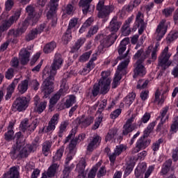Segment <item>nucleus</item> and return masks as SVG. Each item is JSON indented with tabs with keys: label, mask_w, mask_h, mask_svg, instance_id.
Here are the masks:
<instances>
[{
	"label": "nucleus",
	"mask_w": 178,
	"mask_h": 178,
	"mask_svg": "<svg viewBox=\"0 0 178 178\" xmlns=\"http://www.w3.org/2000/svg\"><path fill=\"white\" fill-rule=\"evenodd\" d=\"M37 127V123L33 122L32 124H29V119L26 118L22 121L20 124V128L22 131H26L28 129V131H34L35 129Z\"/></svg>",
	"instance_id": "17"
},
{
	"label": "nucleus",
	"mask_w": 178,
	"mask_h": 178,
	"mask_svg": "<svg viewBox=\"0 0 178 178\" xmlns=\"http://www.w3.org/2000/svg\"><path fill=\"white\" fill-rule=\"evenodd\" d=\"M62 95H65V93L62 92V90H59L51 99L49 101V109H52L55 105L58 103L59 99H60V97Z\"/></svg>",
	"instance_id": "22"
},
{
	"label": "nucleus",
	"mask_w": 178,
	"mask_h": 178,
	"mask_svg": "<svg viewBox=\"0 0 178 178\" xmlns=\"http://www.w3.org/2000/svg\"><path fill=\"white\" fill-rule=\"evenodd\" d=\"M20 15H22V12L19 10L16 11L15 13L8 19V20L2 21L0 24V37H2L3 31H6V30L9 29L10 26L13 24V23H16L19 20Z\"/></svg>",
	"instance_id": "3"
},
{
	"label": "nucleus",
	"mask_w": 178,
	"mask_h": 178,
	"mask_svg": "<svg viewBox=\"0 0 178 178\" xmlns=\"http://www.w3.org/2000/svg\"><path fill=\"white\" fill-rule=\"evenodd\" d=\"M100 88L99 83H95L92 90V95L93 97H97L99 94Z\"/></svg>",
	"instance_id": "63"
},
{
	"label": "nucleus",
	"mask_w": 178,
	"mask_h": 178,
	"mask_svg": "<svg viewBox=\"0 0 178 178\" xmlns=\"http://www.w3.org/2000/svg\"><path fill=\"white\" fill-rule=\"evenodd\" d=\"M129 42H130V38H125L121 41L118 47L119 55H122L126 51L127 45H128Z\"/></svg>",
	"instance_id": "33"
},
{
	"label": "nucleus",
	"mask_w": 178,
	"mask_h": 178,
	"mask_svg": "<svg viewBox=\"0 0 178 178\" xmlns=\"http://www.w3.org/2000/svg\"><path fill=\"white\" fill-rule=\"evenodd\" d=\"M56 48V43L55 42H51L44 46L43 51L44 54H51V52H52V51H54Z\"/></svg>",
	"instance_id": "37"
},
{
	"label": "nucleus",
	"mask_w": 178,
	"mask_h": 178,
	"mask_svg": "<svg viewBox=\"0 0 178 178\" xmlns=\"http://www.w3.org/2000/svg\"><path fill=\"white\" fill-rule=\"evenodd\" d=\"M126 149V145H120L116 146L115 149H114V152L119 156L122 152H123Z\"/></svg>",
	"instance_id": "58"
},
{
	"label": "nucleus",
	"mask_w": 178,
	"mask_h": 178,
	"mask_svg": "<svg viewBox=\"0 0 178 178\" xmlns=\"http://www.w3.org/2000/svg\"><path fill=\"white\" fill-rule=\"evenodd\" d=\"M118 38V35L115 33H111V35H106L104 34L97 35L95 40V41H99L100 44L104 42L103 45L109 48L111 45H113L115 41Z\"/></svg>",
	"instance_id": "5"
},
{
	"label": "nucleus",
	"mask_w": 178,
	"mask_h": 178,
	"mask_svg": "<svg viewBox=\"0 0 178 178\" xmlns=\"http://www.w3.org/2000/svg\"><path fill=\"white\" fill-rule=\"evenodd\" d=\"M86 166H87V164L86 163V159H81L79 161V163L76 165V169L79 173H81V175H83V173H84V170H86Z\"/></svg>",
	"instance_id": "40"
},
{
	"label": "nucleus",
	"mask_w": 178,
	"mask_h": 178,
	"mask_svg": "<svg viewBox=\"0 0 178 178\" xmlns=\"http://www.w3.org/2000/svg\"><path fill=\"white\" fill-rule=\"evenodd\" d=\"M75 122L76 124L81 127V129H86V127H88L92 123H94V118L82 115L81 117L78 118Z\"/></svg>",
	"instance_id": "12"
},
{
	"label": "nucleus",
	"mask_w": 178,
	"mask_h": 178,
	"mask_svg": "<svg viewBox=\"0 0 178 178\" xmlns=\"http://www.w3.org/2000/svg\"><path fill=\"white\" fill-rule=\"evenodd\" d=\"M20 35H22V32L19 29H17V30L11 29L7 33L6 40L12 41L13 40V37H19Z\"/></svg>",
	"instance_id": "31"
},
{
	"label": "nucleus",
	"mask_w": 178,
	"mask_h": 178,
	"mask_svg": "<svg viewBox=\"0 0 178 178\" xmlns=\"http://www.w3.org/2000/svg\"><path fill=\"white\" fill-rule=\"evenodd\" d=\"M5 77L7 80H12L15 77V70L13 68H9L5 74Z\"/></svg>",
	"instance_id": "56"
},
{
	"label": "nucleus",
	"mask_w": 178,
	"mask_h": 178,
	"mask_svg": "<svg viewBox=\"0 0 178 178\" xmlns=\"http://www.w3.org/2000/svg\"><path fill=\"white\" fill-rule=\"evenodd\" d=\"M65 151V147H62L57 150L56 154L53 157V161L56 162V161H60V158L63 156V152Z\"/></svg>",
	"instance_id": "45"
},
{
	"label": "nucleus",
	"mask_w": 178,
	"mask_h": 178,
	"mask_svg": "<svg viewBox=\"0 0 178 178\" xmlns=\"http://www.w3.org/2000/svg\"><path fill=\"white\" fill-rule=\"evenodd\" d=\"M60 90H62L61 92H63V94L67 92V90H69V86L66 85V79H62Z\"/></svg>",
	"instance_id": "61"
},
{
	"label": "nucleus",
	"mask_w": 178,
	"mask_h": 178,
	"mask_svg": "<svg viewBox=\"0 0 178 178\" xmlns=\"http://www.w3.org/2000/svg\"><path fill=\"white\" fill-rule=\"evenodd\" d=\"M149 144H151V139H144L140 137L136 143V147L132 149V154H137L141 149H145Z\"/></svg>",
	"instance_id": "10"
},
{
	"label": "nucleus",
	"mask_w": 178,
	"mask_h": 178,
	"mask_svg": "<svg viewBox=\"0 0 178 178\" xmlns=\"http://www.w3.org/2000/svg\"><path fill=\"white\" fill-rule=\"evenodd\" d=\"M74 104H76V96L70 95L65 102V106L67 108L72 106Z\"/></svg>",
	"instance_id": "44"
},
{
	"label": "nucleus",
	"mask_w": 178,
	"mask_h": 178,
	"mask_svg": "<svg viewBox=\"0 0 178 178\" xmlns=\"http://www.w3.org/2000/svg\"><path fill=\"white\" fill-rule=\"evenodd\" d=\"M70 40H72V31L67 29L62 37V42L66 45L67 44H69Z\"/></svg>",
	"instance_id": "43"
},
{
	"label": "nucleus",
	"mask_w": 178,
	"mask_h": 178,
	"mask_svg": "<svg viewBox=\"0 0 178 178\" xmlns=\"http://www.w3.org/2000/svg\"><path fill=\"white\" fill-rule=\"evenodd\" d=\"M151 47H148V49L144 53V50L140 49L134 55L135 59H144L145 60L146 58H148L151 55Z\"/></svg>",
	"instance_id": "21"
},
{
	"label": "nucleus",
	"mask_w": 178,
	"mask_h": 178,
	"mask_svg": "<svg viewBox=\"0 0 178 178\" xmlns=\"http://www.w3.org/2000/svg\"><path fill=\"white\" fill-rule=\"evenodd\" d=\"M51 142L46 141L43 143L42 144V154L44 155V156H48L49 155V153L51 152Z\"/></svg>",
	"instance_id": "38"
},
{
	"label": "nucleus",
	"mask_w": 178,
	"mask_h": 178,
	"mask_svg": "<svg viewBox=\"0 0 178 178\" xmlns=\"http://www.w3.org/2000/svg\"><path fill=\"white\" fill-rule=\"evenodd\" d=\"M149 83V80L144 81L143 79H140L138 82L137 88L138 89L145 88V87L148 86Z\"/></svg>",
	"instance_id": "59"
},
{
	"label": "nucleus",
	"mask_w": 178,
	"mask_h": 178,
	"mask_svg": "<svg viewBox=\"0 0 178 178\" xmlns=\"http://www.w3.org/2000/svg\"><path fill=\"white\" fill-rule=\"evenodd\" d=\"M69 126V122L67 121L62 122L60 127H59V131L58 132V136L60 138L63 137V133H66V129Z\"/></svg>",
	"instance_id": "39"
},
{
	"label": "nucleus",
	"mask_w": 178,
	"mask_h": 178,
	"mask_svg": "<svg viewBox=\"0 0 178 178\" xmlns=\"http://www.w3.org/2000/svg\"><path fill=\"white\" fill-rule=\"evenodd\" d=\"M140 3H141V0H134L126 8L127 12H130L133 10V9H134V8H137V6L140 5Z\"/></svg>",
	"instance_id": "46"
},
{
	"label": "nucleus",
	"mask_w": 178,
	"mask_h": 178,
	"mask_svg": "<svg viewBox=\"0 0 178 178\" xmlns=\"http://www.w3.org/2000/svg\"><path fill=\"white\" fill-rule=\"evenodd\" d=\"M37 22H33L31 18H29L27 17V18L23 22L22 27L18 29H19L22 34H23V33L26 32V31L27 30V27H29V26H34V24H35Z\"/></svg>",
	"instance_id": "29"
},
{
	"label": "nucleus",
	"mask_w": 178,
	"mask_h": 178,
	"mask_svg": "<svg viewBox=\"0 0 178 178\" xmlns=\"http://www.w3.org/2000/svg\"><path fill=\"white\" fill-rule=\"evenodd\" d=\"M59 0H51L50 1V7L49 10L48 11L47 16V19H50L51 16L54 15V13L56 12V9H58Z\"/></svg>",
	"instance_id": "24"
},
{
	"label": "nucleus",
	"mask_w": 178,
	"mask_h": 178,
	"mask_svg": "<svg viewBox=\"0 0 178 178\" xmlns=\"http://www.w3.org/2000/svg\"><path fill=\"white\" fill-rule=\"evenodd\" d=\"M19 170L17 167L13 166L10 168V170L8 174L3 175V178H19Z\"/></svg>",
	"instance_id": "28"
},
{
	"label": "nucleus",
	"mask_w": 178,
	"mask_h": 178,
	"mask_svg": "<svg viewBox=\"0 0 178 178\" xmlns=\"http://www.w3.org/2000/svg\"><path fill=\"white\" fill-rule=\"evenodd\" d=\"M91 2H92V0H81L79 4L82 8L83 15H87V13H88Z\"/></svg>",
	"instance_id": "35"
},
{
	"label": "nucleus",
	"mask_w": 178,
	"mask_h": 178,
	"mask_svg": "<svg viewBox=\"0 0 178 178\" xmlns=\"http://www.w3.org/2000/svg\"><path fill=\"white\" fill-rule=\"evenodd\" d=\"M135 119L136 114H133L131 118L127 120L125 124L123 126L122 136H127L129 133H131V131H134V129L137 128L136 124H133Z\"/></svg>",
	"instance_id": "8"
},
{
	"label": "nucleus",
	"mask_w": 178,
	"mask_h": 178,
	"mask_svg": "<svg viewBox=\"0 0 178 178\" xmlns=\"http://www.w3.org/2000/svg\"><path fill=\"white\" fill-rule=\"evenodd\" d=\"M98 84L100 88V94H102L103 95L108 94V92L111 88V81H106V82L99 81Z\"/></svg>",
	"instance_id": "25"
},
{
	"label": "nucleus",
	"mask_w": 178,
	"mask_h": 178,
	"mask_svg": "<svg viewBox=\"0 0 178 178\" xmlns=\"http://www.w3.org/2000/svg\"><path fill=\"white\" fill-rule=\"evenodd\" d=\"M38 35V33L33 29L26 35V40L27 41H33V40H35V38H37Z\"/></svg>",
	"instance_id": "50"
},
{
	"label": "nucleus",
	"mask_w": 178,
	"mask_h": 178,
	"mask_svg": "<svg viewBox=\"0 0 178 178\" xmlns=\"http://www.w3.org/2000/svg\"><path fill=\"white\" fill-rule=\"evenodd\" d=\"M29 147V149L32 152H34L37 147L40 145V142L38 138H35L31 145H27Z\"/></svg>",
	"instance_id": "54"
},
{
	"label": "nucleus",
	"mask_w": 178,
	"mask_h": 178,
	"mask_svg": "<svg viewBox=\"0 0 178 178\" xmlns=\"http://www.w3.org/2000/svg\"><path fill=\"white\" fill-rule=\"evenodd\" d=\"M178 38V32H172L169 34L166 38L168 42H173L175 40H177Z\"/></svg>",
	"instance_id": "57"
},
{
	"label": "nucleus",
	"mask_w": 178,
	"mask_h": 178,
	"mask_svg": "<svg viewBox=\"0 0 178 178\" xmlns=\"http://www.w3.org/2000/svg\"><path fill=\"white\" fill-rule=\"evenodd\" d=\"M109 74H111V73L108 71L102 72L101 74L102 78L99 81L102 83H104V82L106 83V81H111V79L108 78L109 77Z\"/></svg>",
	"instance_id": "53"
},
{
	"label": "nucleus",
	"mask_w": 178,
	"mask_h": 178,
	"mask_svg": "<svg viewBox=\"0 0 178 178\" xmlns=\"http://www.w3.org/2000/svg\"><path fill=\"white\" fill-rule=\"evenodd\" d=\"M166 21L163 19L157 26L156 30L155 35L156 41H161L163 38V35L166 34L168 31V25H166Z\"/></svg>",
	"instance_id": "9"
},
{
	"label": "nucleus",
	"mask_w": 178,
	"mask_h": 178,
	"mask_svg": "<svg viewBox=\"0 0 178 178\" xmlns=\"http://www.w3.org/2000/svg\"><path fill=\"white\" fill-rule=\"evenodd\" d=\"M32 151L30 149V147L26 145L22 149H19V159L22 158H27Z\"/></svg>",
	"instance_id": "36"
},
{
	"label": "nucleus",
	"mask_w": 178,
	"mask_h": 178,
	"mask_svg": "<svg viewBox=\"0 0 178 178\" xmlns=\"http://www.w3.org/2000/svg\"><path fill=\"white\" fill-rule=\"evenodd\" d=\"M86 138V134H82L78 136V138H75L72 139L70 143L69 144V149L71 153H73L74 149H76V145H77V143L81 141Z\"/></svg>",
	"instance_id": "20"
},
{
	"label": "nucleus",
	"mask_w": 178,
	"mask_h": 178,
	"mask_svg": "<svg viewBox=\"0 0 178 178\" xmlns=\"http://www.w3.org/2000/svg\"><path fill=\"white\" fill-rule=\"evenodd\" d=\"M26 12L28 15V17L31 19L32 22L37 23L40 20V14L35 12V8L33 5H29L26 8Z\"/></svg>",
	"instance_id": "15"
},
{
	"label": "nucleus",
	"mask_w": 178,
	"mask_h": 178,
	"mask_svg": "<svg viewBox=\"0 0 178 178\" xmlns=\"http://www.w3.org/2000/svg\"><path fill=\"white\" fill-rule=\"evenodd\" d=\"M170 56H172V54H169V47H165L159 57V65L161 66V67H165Z\"/></svg>",
	"instance_id": "13"
},
{
	"label": "nucleus",
	"mask_w": 178,
	"mask_h": 178,
	"mask_svg": "<svg viewBox=\"0 0 178 178\" xmlns=\"http://www.w3.org/2000/svg\"><path fill=\"white\" fill-rule=\"evenodd\" d=\"M19 81H20V79H15L8 86L7 93L6 95V100L10 99V98L12 97V94H13L15 88H16V86H17Z\"/></svg>",
	"instance_id": "18"
},
{
	"label": "nucleus",
	"mask_w": 178,
	"mask_h": 178,
	"mask_svg": "<svg viewBox=\"0 0 178 178\" xmlns=\"http://www.w3.org/2000/svg\"><path fill=\"white\" fill-rule=\"evenodd\" d=\"M62 65H63L62 55L56 53L49 70L47 67L44 68L43 71V79L45 80L42 83L43 88L42 89L43 98H48L49 94L54 91V80H55L56 72L62 67Z\"/></svg>",
	"instance_id": "1"
},
{
	"label": "nucleus",
	"mask_w": 178,
	"mask_h": 178,
	"mask_svg": "<svg viewBox=\"0 0 178 178\" xmlns=\"http://www.w3.org/2000/svg\"><path fill=\"white\" fill-rule=\"evenodd\" d=\"M4 140L6 141H12V140H15V131L13 130H8L7 132L4 134Z\"/></svg>",
	"instance_id": "47"
},
{
	"label": "nucleus",
	"mask_w": 178,
	"mask_h": 178,
	"mask_svg": "<svg viewBox=\"0 0 178 178\" xmlns=\"http://www.w3.org/2000/svg\"><path fill=\"white\" fill-rule=\"evenodd\" d=\"M101 140L102 138L99 137V136H94L92 140L90 142V143L88 145V151L92 152L94 150V148H97V146L101 144Z\"/></svg>",
	"instance_id": "23"
},
{
	"label": "nucleus",
	"mask_w": 178,
	"mask_h": 178,
	"mask_svg": "<svg viewBox=\"0 0 178 178\" xmlns=\"http://www.w3.org/2000/svg\"><path fill=\"white\" fill-rule=\"evenodd\" d=\"M122 35L124 37H127L131 33V30L130 29V25L124 24L121 28Z\"/></svg>",
	"instance_id": "48"
},
{
	"label": "nucleus",
	"mask_w": 178,
	"mask_h": 178,
	"mask_svg": "<svg viewBox=\"0 0 178 178\" xmlns=\"http://www.w3.org/2000/svg\"><path fill=\"white\" fill-rule=\"evenodd\" d=\"M96 10L98 11V17L108 19L109 15L115 10V6L113 5L105 6V1L99 0L96 6Z\"/></svg>",
	"instance_id": "2"
},
{
	"label": "nucleus",
	"mask_w": 178,
	"mask_h": 178,
	"mask_svg": "<svg viewBox=\"0 0 178 178\" xmlns=\"http://www.w3.org/2000/svg\"><path fill=\"white\" fill-rule=\"evenodd\" d=\"M91 54H92V51H91L84 53L83 55L80 56L79 62H86L88 59H90Z\"/></svg>",
	"instance_id": "60"
},
{
	"label": "nucleus",
	"mask_w": 178,
	"mask_h": 178,
	"mask_svg": "<svg viewBox=\"0 0 178 178\" xmlns=\"http://www.w3.org/2000/svg\"><path fill=\"white\" fill-rule=\"evenodd\" d=\"M15 0H6L5 2V9L6 12H10L15 6Z\"/></svg>",
	"instance_id": "52"
},
{
	"label": "nucleus",
	"mask_w": 178,
	"mask_h": 178,
	"mask_svg": "<svg viewBox=\"0 0 178 178\" xmlns=\"http://www.w3.org/2000/svg\"><path fill=\"white\" fill-rule=\"evenodd\" d=\"M135 24L138 29V34L141 35L144 33V30L147 29V23L144 22V14L138 12L136 17Z\"/></svg>",
	"instance_id": "11"
},
{
	"label": "nucleus",
	"mask_w": 178,
	"mask_h": 178,
	"mask_svg": "<svg viewBox=\"0 0 178 178\" xmlns=\"http://www.w3.org/2000/svg\"><path fill=\"white\" fill-rule=\"evenodd\" d=\"M72 170L73 167H71L70 168H67V167L64 168L63 174L61 175V178H70V173Z\"/></svg>",
	"instance_id": "55"
},
{
	"label": "nucleus",
	"mask_w": 178,
	"mask_h": 178,
	"mask_svg": "<svg viewBox=\"0 0 178 178\" xmlns=\"http://www.w3.org/2000/svg\"><path fill=\"white\" fill-rule=\"evenodd\" d=\"M34 112L40 115L42 112H44L47 108V102H41L38 96L34 97Z\"/></svg>",
	"instance_id": "14"
},
{
	"label": "nucleus",
	"mask_w": 178,
	"mask_h": 178,
	"mask_svg": "<svg viewBox=\"0 0 178 178\" xmlns=\"http://www.w3.org/2000/svg\"><path fill=\"white\" fill-rule=\"evenodd\" d=\"M57 168H58V164L54 163L51 165L47 170V173L45 172L42 173L41 178L54 177V176H55V173H56Z\"/></svg>",
	"instance_id": "26"
},
{
	"label": "nucleus",
	"mask_w": 178,
	"mask_h": 178,
	"mask_svg": "<svg viewBox=\"0 0 178 178\" xmlns=\"http://www.w3.org/2000/svg\"><path fill=\"white\" fill-rule=\"evenodd\" d=\"M22 145L20 144L14 145L10 152V156L12 159H20V149Z\"/></svg>",
	"instance_id": "19"
},
{
	"label": "nucleus",
	"mask_w": 178,
	"mask_h": 178,
	"mask_svg": "<svg viewBox=\"0 0 178 178\" xmlns=\"http://www.w3.org/2000/svg\"><path fill=\"white\" fill-rule=\"evenodd\" d=\"M134 99H136V93L131 92L129 93L124 99V102L128 105V106H130L131 104L134 102Z\"/></svg>",
	"instance_id": "41"
},
{
	"label": "nucleus",
	"mask_w": 178,
	"mask_h": 178,
	"mask_svg": "<svg viewBox=\"0 0 178 178\" xmlns=\"http://www.w3.org/2000/svg\"><path fill=\"white\" fill-rule=\"evenodd\" d=\"M56 129V125L53 124L52 122H49L47 127H44L42 129L43 133H49L51 131H54Z\"/></svg>",
	"instance_id": "51"
},
{
	"label": "nucleus",
	"mask_w": 178,
	"mask_h": 178,
	"mask_svg": "<svg viewBox=\"0 0 178 178\" xmlns=\"http://www.w3.org/2000/svg\"><path fill=\"white\" fill-rule=\"evenodd\" d=\"M117 134H118V129L113 128L111 129H109L108 132L106 136L105 141L108 143V141H113V140H116Z\"/></svg>",
	"instance_id": "30"
},
{
	"label": "nucleus",
	"mask_w": 178,
	"mask_h": 178,
	"mask_svg": "<svg viewBox=\"0 0 178 178\" xmlns=\"http://www.w3.org/2000/svg\"><path fill=\"white\" fill-rule=\"evenodd\" d=\"M47 27V23L44 22L37 26L35 29H34L35 31L37 32L38 34H41L44 30H45V28Z\"/></svg>",
	"instance_id": "62"
},
{
	"label": "nucleus",
	"mask_w": 178,
	"mask_h": 178,
	"mask_svg": "<svg viewBox=\"0 0 178 178\" xmlns=\"http://www.w3.org/2000/svg\"><path fill=\"white\" fill-rule=\"evenodd\" d=\"M130 62V60L129 58H127L124 61H122L120 65L118 67V72L115 73V76L114 77V79L113 81V83L111 84L112 88H116L119 84H120V80H122V76H120V72H123L127 66H129V63Z\"/></svg>",
	"instance_id": "6"
},
{
	"label": "nucleus",
	"mask_w": 178,
	"mask_h": 178,
	"mask_svg": "<svg viewBox=\"0 0 178 178\" xmlns=\"http://www.w3.org/2000/svg\"><path fill=\"white\" fill-rule=\"evenodd\" d=\"M121 26L122 22L118 20L117 16H114L110 22L108 30L112 33V34H115V33H118V31H119V29H120Z\"/></svg>",
	"instance_id": "16"
},
{
	"label": "nucleus",
	"mask_w": 178,
	"mask_h": 178,
	"mask_svg": "<svg viewBox=\"0 0 178 178\" xmlns=\"http://www.w3.org/2000/svg\"><path fill=\"white\" fill-rule=\"evenodd\" d=\"M74 154H76V151L74 150V149L73 153L70 152V153L67 155V157L65 159L64 168H72V169H74V164L73 163L70 164V161L73 159V155H74Z\"/></svg>",
	"instance_id": "34"
},
{
	"label": "nucleus",
	"mask_w": 178,
	"mask_h": 178,
	"mask_svg": "<svg viewBox=\"0 0 178 178\" xmlns=\"http://www.w3.org/2000/svg\"><path fill=\"white\" fill-rule=\"evenodd\" d=\"M99 166H101V163H98L96 166L93 167L88 174L87 178H95V176H97V170H98Z\"/></svg>",
	"instance_id": "49"
},
{
	"label": "nucleus",
	"mask_w": 178,
	"mask_h": 178,
	"mask_svg": "<svg viewBox=\"0 0 178 178\" xmlns=\"http://www.w3.org/2000/svg\"><path fill=\"white\" fill-rule=\"evenodd\" d=\"M178 129V117L175 119L174 122L171 125V131L176 133Z\"/></svg>",
	"instance_id": "64"
},
{
	"label": "nucleus",
	"mask_w": 178,
	"mask_h": 178,
	"mask_svg": "<svg viewBox=\"0 0 178 178\" xmlns=\"http://www.w3.org/2000/svg\"><path fill=\"white\" fill-rule=\"evenodd\" d=\"M17 90L19 94H24L29 90V79H24L18 85Z\"/></svg>",
	"instance_id": "32"
},
{
	"label": "nucleus",
	"mask_w": 178,
	"mask_h": 178,
	"mask_svg": "<svg viewBox=\"0 0 178 178\" xmlns=\"http://www.w3.org/2000/svg\"><path fill=\"white\" fill-rule=\"evenodd\" d=\"M143 62H144V58L138 59L134 65V79L144 77V76L147 74V69H145V67L143 65Z\"/></svg>",
	"instance_id": "7"
},
{
	"label": "nucleus",
	"mask_w": 178,
	"mask_h": 178,
	"mask_svg": "<svg viewBox=\"0 0 178 178\" xmlns=\"http://www.w3.org/2000/svg\"><path fill=\"white\" fill-rule=\"evenodd\" d=\"M170 166H172V160L169 159L163 163L161 173L166 175L169 172Z\"/></svg>",
	"instance_id": "42"
},
{
	"label": "nucleus",
	"mask_w": 178,
	"mask_h": 178,
	"mask_svg": "<svg viewBox=\"0 0 178 178\" xmlns=\"http://www.w3.org/2000/svg\"><path fill=\"white\" fill-rule=\"evenodd\" d=\"M29 102H30V97H22L17 98L13 104V111L16 112H23L29 107Z\"/></svg>",
	"instance_id": "4"
},
{
	"label": "nucleus",
	"mask_w": 178,
	"mask_h": 178,
	"mask_svg": "<svg viewBox=\"0 0 178 178\" xmlns=\"http://www.w3.org/2000/svg\"><path fill=\"white\" fill-rule=\"evenodd\" d=\"M19 55L22 65H27L30 60V52L27 49H22Z\"/></svg>",
	"instance_id": "27"
}]
</instances>
